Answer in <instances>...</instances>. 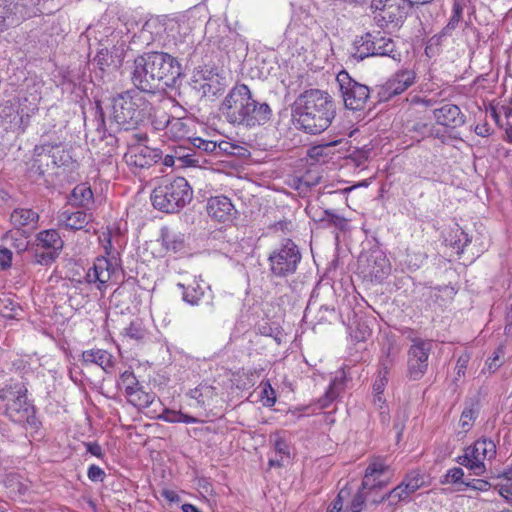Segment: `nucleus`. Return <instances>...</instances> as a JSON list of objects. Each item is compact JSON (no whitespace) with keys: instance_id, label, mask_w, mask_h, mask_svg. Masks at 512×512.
Listing matches in <instances>:
<instances>
[{"instance_id":"obj_13","label":"nucleus","mask_w":512,"mask_h":512,"mask_svg":"<svg viewBox=\"0 0 512 512\" xmlns=\"http://www.w3.org/2000/svg\"><path fill=\"white\" fill-rule=\"evenodd\" d=\"M191 87L201 93L202 97L213 98L224 93L226 80L213 69L201 67L194 71Z\"/></svg>"},{"instance_id":"obj_3","label":"nucleus","mask_w":512,"mask_h":512,"mask_svg":"<svg viewBox=\"0 0 512 512\" xmlns=\"http://www.w3.org/2000/svg\"><path fill=\"white\" fill-rule=\"evenodd\" d=\"M220 110L229 123L249 128L264 125L272 117L270 105L256 100L245 84H238L230 90Z\"/></svg>"},{"instance_id":"obj_29","label":"nucleus","mask_w":512,"mask_h":512,"mask_svg":"<svg viewBox=\"0 0 512 512\" xmlns=\"http://www.w3.org/2000/svg\"><path fill=\"white\" fill-rule=\"evenodd\" d=\"M162 246L167 251L178 252L184 248L185 238L181 232H176L164 226L160 230V239Z\"/></svg>"},{"instance_id":"obj_31","label":"nucleus","mask_w":512,"mask_h":512,"mask_svg":"<svg viewBox=\"0 0 512 512\" xmlns=\"http://www.w3.org/2000/svg\"><path fill=\"white\" fill-rule=\"evenodd\" d=\"M271 440L273 441L275 452L277 455H279V458L269 459V466L282 467L284 465V459L290 458L289 445L279 433H275L273 436H271Z\"/></svg>"},{"instance_id":"obj_58","label":"nucleus","mask_w":512,"mask_h":512,"mask_svg":"<svg viewBox=\"0 0 512 512\" xmlns=\"http://www.w3.org/2000/svg\"><path fill=\"white\" fill-rule=\"evenodd\" d=\"M320 175H314L311 171L307 172L299 179L300 186L313 187L320 183Z\"/></svg>"},{"instance_id":"obj_10","label":"nucleus","mask_w":512,"mask_h":512,"mask_svg":"<svg viewBox=\"0 0 512 512\" xmlns=\"http://www.w3.org/2000/svg\"><path fill=\"white\" fill-rule=\"evenodd\" d=\"M496 456V445L489 438H481L465 449V453L458 457V463L467 467L474 475H482L485 470V460H492Z\"/></svg>"},{"instance_id":"obj_40","label":"nucleus","mask_w":512,"mask_h":512,"mask_svg":"<svg viewBox=\"0 0 512 512\" xmlns=\"http://www.w3.org/2000/svg\"><path fill=\"white\" fill-rule=\"evenodd\" d=\"M118 386L124 387L125 394L128 396L129 394H132V392L140 385L135 374L132 371L126 370L120 375Z\"/></svg>"},{"instance_id":"obj_18","label":"nucleus","mask_w":512,"mask_h":512,"mask_svg":"<svg viewBox=\"0 0 512 512\" xmlns=\"http://www.w3.org/2000/svg\"><path fill=\"white\" fill-rule=\"evenodd\" d=\"M208 215L219 222H229L235 217L236 210L231 200L226 196L211 197L207 202Z\"/></svg>"},{"instance_id":"obj_7","label":"nucleus","mask_w":512,"mask_h":512,"mask_svg":"<svg viewBox=\"0 0 512 512\" xmlns=\"http://www.w3.org/2000/svg\"><path fill=\"white\" fill-rule=\"evenodd\" d=\"M301 260L300 247L290 238L282 239L267 258L270 276L285 279L295 274Z\"/></svg>"},{"instance_id":"obj_12","label":"nucleus","mask_w":512,"mask_h":512,"mask_svg":"<svg viewBox=\"0 0 512 512\" xmlns=\"http://www.w3.org/2000/svg\"><path fill=\"white\" fill-rule=\"evenodd\" d=\"M132 140L128 143L129 150L125 154L128 164L138 168H148L162 159V151L160 149L141 144L147 140L146 134L134 133Z\"/></svg>"},{"instance_id":"obj_46","label":"nucleus","mask_w":512,"mask_h":512,"mask_svg":"<svg viewBox=\"0 0 512 512\" xmlns=\"http://www.w3.org/2000/svg\"><path fill=\"white\" fill-rule=\"evenodd\" d=\"M191 144L197 149V153L202 157L203 154H216V142L205 140L200 137L193 138Z\"/></svg>"},{"instance_id":"obj_17","label":"nucleus","mask_w":512,"mask_h":512,"mask_svg":"<svg viewBox=\"0 0 512 512\" xmlns=\"http://www.w3.org/2000/svg\"><path fill=\"white\" fill-rule=\"evenodd\" d=\"M186 395L194 401L191 406L202 410L205 412V416H208L207 410L216 401L218 393L215 386L209 384L207 381H203L195 388L190 389Z\"/></svg>"},{"instance_id":"obj_54","label":"nucleus","mask_w":512,"mask_h":512,"mask_svg":"<svg viewBox=\"0 0 512 512\" xmlns=\"http://www.w3.org/2000/svg\"><path fill=\"white\" fill-rule=\"evenodd\" d=\"M368 157H369L368 151L355 149L346 158H347V160L351 161L355 167H362L368 160Z\"/></svg>"},{"instance_id":"obj_56","label":"nucleus","mask_w":512,"mask_h":512,"mask_svg":"<svg viewBox=\"0 0 512 512\" xmlns=\"http://www.w3.org/2000/svg\"><path fill=\"white\" fill-rule=\"evenodd\" d=\"M463 485L467 488L482 492L488 491L491 488V484L483 479H466V481H463Z\"/></svg>"},{"instance_id":"obj_55","label":"nucleus","mask_w":512,"mask_h":512,"mask_svg":"<svg viewBox=\"0 0 512 512\" xmlns=\"http://www.w3.org/2000/svg\"><path fill=\"white\" fill-rule=\"evenodd\" d=\"M201 162V156L196 151H193L187 152L185 156H182L179 165L181 167H197L200 166Z\"/></svg>"},{"instance_id":"obj_20","label":"nucleus","mask_w":512,"mask_h":512,"mask_svg":"<svg viewBox=\"0 0 512 512\" xmlns=\"http://www.w3.org/2000/svg\"><path fill=\"white\" fill-rule=\"evenodd\" d=\"M93 221V214L86 210H63L58 215L59 226L68 230H82Z\"/></svg>"},{"instance_id":"obj_44","label":"nucleus","mask_w":512,"mask_h":512,"mask_svg":"<svg viewBox=\"0 0 512 512\" xmlns=\"http://www.w3.org/2000/svg\"><path fill=\"white\" fill-rule=\"evenodd\" d=\"M387 501L390 506H396L401 501H406L409 499L410 494L404 489L402 483L400 482L395 488L386 492Z\"/></svg>"},{"instance_id":"obj_62","label":"nucleus","mask_w":512,"mask_h":512,"mask_svg":"<svg viewBox=\"0 0 512 512\" xmlns=\"http://www.w3.org/2000/svg\"><path fill=\"white\" fill-rule=\"evenodd\" d=\"M59 144H51V143H44L41 145H36L33 149V155L34 157H39L44 153H50L52 149L58 148Z\"/></svg>"},{"instance_id":"obj_38","label":"nucleus","mask_w":512,"mask_h":512,"mask_svg":"<svg viewBox=\"0 0 512 512\" xmlns=\"http://www.w3.org/2000/svg\"><path fill=\"white\" fill-rule=\"evenodd\" d=\"M59 257L58 252H50L35 246L33 251V263L49 266Z\"/></svg>"},{"instance_id":"obj_23","label":"nucleus","mask_w":512,"mask_h":512,"mask_svg":"<svg viewBox=\"0 0 512 512\" xmlns=\"http://www.w3.org/2000/svg\"><path fill=\"white\" fill-rule=\"evenodd\" d=\"M384 16L376 17V23L384 28L389 24H398L405 17V3L407 0H384Z\"/></svg>"},{"instance_id":"obj_48","label":"nucleus","mask_w":512,"mask_h":512,"mask_svg":"<svg viewBox=\"0 0 512 512\" xmlns=\"http://www.w3.org/2000/svg\"><path fill=\"white\" fill-rule=\"evenodd\" d=\"M6 242H9L18 252H23L28 247V242L18 232H8L3 238Z\"/></svg>"},{"instance_id":"obj_11","label":"nucleus","mask_w":512,"mask_h":512,"mask_svg":"<svg viewBox=\"0 0 512 512\" xmlns=\"http://www.w3.org/2000/svg\"><path fill=\"white\" fill-rule=\"evenodd\" d=\"M431 350V340L421 338L412 339V345L408 350L407 360V377L410 380H420L426 374Z\"/></svg>"},{"instance_id":"obj_24","label":"nucleus","mask_w":512,"mask_h":512,"mask_svg":"<svg viewBox=\"0 0 512 512\" xmlns=\"http://www.w3.org/2000/svg\"><path fill=\"white\" fill-rule=\"evenodd\" d=\"M369 276L376 282H382L391 272V265L382 252H373L367 258Z\"/></svg>"},{"instance_id":"obj_53","label":"nucleus","mask_w":512,"mask_h":512,"mask_svg":"<svg viewBox=\"0 0 512 512\" xmlns=\"http://www.w3.org/2000/svg\"><path fill=\"white\" fill-rule=\"evenodd\" d=\"M160 120L153 121L154 127L156 129H165L170 128L172 131L174 127L178 125H182V123L179 121V119L172 118L167 115L166 113H163V115L160 117Z\"/></svg>"},{"instance_id":"obj_59","label":"nucleus","mask_w":512,"mask_h":512,"mask_svg":"<svg viewBox=\"0 0 512 512\" xmlns=\"http://www.w3.org/2000/svg\"><path fill=\"white\" fill-rule=\"evenodd\" d=\"M87 476L92 482H102L105 477V472L99 466L92 464L88 468Z\"/></svg>"},{"instance_id":"obj_26","label":"nucleus","mask_w":512,"mask_h":512,"mask_svg":"<svg viewBox=\"0 0 512 512\" xmlns=\"http://www.w3.org/2000/svg\"><path fill=\"white\" fill-rule=\"evenodd\" d=\"M68 203L72 206L89 210L90 206L94 203L91 187L87 183H80L76 185L68 197Z\"/></svg>"},{"instance_id":"obj_2","label":"nucleus","mask_w":512,"mask_h":512,"mask_svg":"<svg viewBox=\"0 0 512 512\" xmlns=\"http://www.w3.org/2000/svg\"><path fill=\"white\" fill-rule=\"evenodd\" d=\"M182 75L178 60L166 52H149L134 60L132 82L134 86L147 93H154L160 83L172 87Z\"/></svg>"},{"instance_id":"obj_32","label":"nucleus","mask_w":512,"mask_h":512,"mask_svg":"<svg viewBox=\"0 0 512 512\" xmlns=\"http://www.w3.org/2000/svg\"><path fill=\"white\" fill-rule=\"evenodd\" d=\"M319 222L322 223L323 227H334L340 231H346L348 228V220L344 216L337 214L333 209L323 210Z\"/></svg>"},{"instance_id":"obj_6","label":"nucleus","mask_w":512,"mask_h":512,"mask_svg":"<svg viewBox=\"0 0 512 512\" xmlns=\"http://www.w3.org/2000/svg\"><path fill=\"white\" fill-rule=\"evenodd\" d=\"M193 198V190L184 177H166L151 193L152 205L165 213H178Z\"/></svg>"},{"instance_id":"obj_60","label":"nucleus","mask_w":512,"mask_h":512,"mask_svg":"<svg viewBox=\"0 0 512 512\" xmlns=\"http://www.w3.org/2000/svg\"><path fill=\"white\" fill-rule=\"evenodd\" d=\"M158 419L168 423H180V411L165 408L163 413L158 416Z\"/></svg>"},{"instance_id":"obj_64","label":"nucleus","mask_w":512,"mask_h":512,"mask_svg":"<svg viewBox=\"0 0 512 512\" xmlns=\"http://www.w3.org/2000/svg\"><path fill=\"white\" fill-rule=\"evenodd\" d=\"M498 492L508 503H512V488L508 484L499 485Z\"/></svg>"},{"instance_id":"obj_33","label":"nucleus","mask_w":512,"mask_h":512,"mask_svg":"<svg viewBox=\"0 0 512 512\" xmlns=\"http://www.w3.org/2000/svg\"><path fill=\"white\" fill-rule=\"evenodd\" d=\"M404 489L412 495L426 485L425 475L420 470L408 472L401 481Z\"/></svg>"},{"instance_id":"obj_36","label":"nucleus","mask_w":512,"mask_h":512,"mask_svg":"<svg viewBox=\"0 0 512 512\" xmlns=\"http://www.w3.org/2000/svg\"><path fill=\"white\" fill-rule=\"evenodd\" d=\"M479 414V405L478 403L471 402L467 405L462 411L460 417V426L463 429L464 433H467L473 426L474 421L478 417Z\"/></svg>"},{"instance_id":"obj_61","label":"nucleus","mask_w":512,"mask_h":512,"mask_svg":"<svg viewBox=\"0 0 512 512\" xmlns=\"http://www.w3.org/2000/svg\"><path fill=\"white\" fill-rule=\"evenodd\" d=\"M469 360L470 355L467 353H463L458 357L456 362V374L458 377L464 376Z\"/></svg>"},{"instance_id":"obj_45","label":"nucleus","mask_w":512,"mask_h":512,"mask_svg":"<svg viewBox=\"0 0 512 512\" xmlns=\"http://www.w3.org/2000/svg\"><path fill=\"white\" fill-rule=\"evenodd\" d=\"M112 62H113V57H112V55H110L108 49L102 48L97 52L92 63H93V65H95V67H97L99 69L101 74H103L105 72L106 68H108Z\"/></svg>"},{"instance_id":"obj_28","label":"nucleus","mask_w":512,"mask_h":512,"mask_svg":"<svg viewBox=\"0 0 512 512\" xmlns=\"http://www.w3.org/2000/svg\"><path fill=\"white\" fill-rule=\"evenodd\" d=\"M10 221L18 230L25 226L35 227L39 221V214L33 209L16 208L10 215Z\"/></svg>"},{"instance_id":"obj_25","label":"nucleus","mask_w":512,"mask_h":512,"mask_svg":"<svg viewBox=\"0 0 512 512\" xmlns=\"http://www.w3.org/2000/svg\"><path fill=\"white\" fill-rule=\"evenodd\" d=\"M35 246L50 252H58V255H60L64 242L57 230L47 229L37 233Z\"/></svg>"},{"instance_id":"obj_21","label":"nucleus","mask_w":512,"mask_h":512,"mask_svg":"<svg viewBox=\"0 0 512 512\" xmlns=\"http://www.w3.org/2000/svg\"><path fill=\"white\" fill-rule=\"evenodd\" d=\"M377 33L367 32L364 35L357 36L353 43V52L351 56L359 61L368 57L376 56Z\"/></svg>"},{"instance_id":"obj_49","label":"nucleus","mask_w":512,"mask_h":512,"mask_svg":"<svg viewBox=\"0 0 512 512\" xmlns=\"http://www.w3.org/2000/svg\"><path fill=\"white\" fill-rule=\"evenodd\" d=\"M373 405L379 409V415L383 424L387 423L390 419L389 410L386 405V399L383 394H374Z\"/></svg>"},{"instance_id":"obj_50","label":"nucleus","mask_w":512,"mask_h":512,"mask_svg":"<svg viewBox=\"0 0 512 512\" xmlns=\"http://www.w3.org/2000/svg\"><path fill=\"white\" fill-rule=\"evenodd\" d=\"M349 494L350 491L346 487L341 489L337 494L336 498L329 505L326 512H346V510L343 509V504L345 498L348 497Z\"/></svg>"},{"instance_id":"obj_57","label":"nucleus","mask_w":512,"mask_h":512,"mask_svg":"<svg viewBox=\"0 0 512 512\" xmlns=\"http://www.w3.org/2000/svg\"><path fill=\"white\" fill-rule=\"evenodd\" d=\"M13 253L10 249L0 246V267L8 269L12 265Z\"/></svg>"},{"instance_id":"obj_1","label":"nucleus","mask_w":512,"mask_h":512,"mask_svg":"<svg viewBox=\"0 0 512 512\" xmlns=\"http://www.w3.org/2000/svg\"><path fill=\"white\" fill-rule=\"evenodd\" d=\"M292 123L297 130L317 135L325 131L336 116L333 97L326 91L308 89L291 106Z\"/></svg>"},{"instance_id":"obj_37","label":"nucleus","mask_w":512,"mask_h":512,"mask_svg":"<svg viewBox=\"0 0 512 512\" xmlns=\"http://www.w3.org/2000/svg\"><path fill=\"white\" fill-rule=\"evenodd\" d=\"M466 7L465 0H455L452 8V15L449 19V22L443 29L444 34L451 33L460 23L463 15V10Z\"/></svg>"},{"instance_id":"obj_34","label":"nucleus","mask_w":512,"mask_h":512,"mask_svg":"<svg viewBox=\"0 0 512 512\" xmlns=\"http://www.w3.org/2000/svg\"><path fill=\"white\" fill-rule=\"evenodd\" d=\"M127 397L129 403L132 405L139 408H148L154 403L156 395L154 393L144 391L142 387L139 386Z\"/></svg>"},{"instance_id":"obj_43","label":"nucleus","mask_w":512,"mask_h":512,"mask_svg":"<svg viewBox=\"0 0 512 512\" xmlns=\"http://www.w3.org/2000/svg\"><path fill=\"white\" fill-rule=\"evenodd\" d=\"M355 327L352 329L351 336L357 342L366 341L372 334V330L368 326L366 321L357 320L355 321Z\"/></svg>"},{"instance_id":"obj_8","label":"nucleus","mask_w":512,"mask_h":512,"mask_svg":"<svg viewBox=\"0 0 512 512\" xmlns=\"http://www.w3.org/2000/svg\"><path fill=\"white\" fill-rule=\"evenodd\" d=\"M389 472L390 466L385 464L382 459H376L367 466L362 483L363 489L366 490L365 494L369 493V497H367L369 503L378 505L387 501L386 493L380 494L379 492L389 484L390 477L387 476Z\"/></svg>"},{"instance_id":"obj_19","label":"nucleus","mask_w":512,"mask_h":512,"mask_svg":"<svg viewBox=\"0 0 512 512\" xmlns=\"http://www.w3.org/2000/svg\"><path fill=\"white\" fill-rule=\"evenodd\" d=\"M434 118L437 124L447 128H458L465 123V115L461 112L460 108L454 104H444L438 109L433 111Z\"/></svg>"},{"instance_id":"obj_15","label":"nucleus","mask_w":512,"mask_h":512,"mask_svg":"<svg viewBox=\"0 0 512 512\" xmlns=\"http://www.w3.org/2000/svg\"><path fill=\"white\" fill-rule=\"evenodd\" d=\"M39 0H13L7 7L0 8V30L19 24L36 14Z\"/></svg>"},{"instance_id":"obj_30","label":"nucleus","mask_w":512,"mask_h":512,"mask_svg":"<svg viewBox=\"0 0 512 512\" xmlns=\"http://www.w3.org/2000/svg\"><path fill=\"white\" fill-rule=\"evenodd\" d=\"M177 286L182 290L183 301L192 306L199 305L200 300L205 294V288L196 280L188 285L178 283Z\"/></svg>"},{"instance_id":"obj_9","label":"nucleus","mask_w":512,"mask_h":512,"mask_svg":"<svg viewBox=\"0 0 512 512\" xmlns=\"http://www.w3.org/2000/svg\"><path fill=\"white\" fill-rule=\"evenodd\" d=\"M344 107L351 111H361L370 99V88L353 79L346 70L336 76Z\"/></svg>"},{"instance_id":"obj_47","label":"nucleus","mask_w":512,"mask_h":512,"mask_svg":"<svg viewBox=\"0 0 512 512\" xmlns=\"http://www.w3.org/2000/svg\"><path fill=\"white\" fill-rule=\"evenodd\" d=\"M366 490L363 489V483H361V487L357 491V493L353 496L349 509L351 512H362L365 504L368 502L367 497L369 494H365Z\"/></svg>"},{"instance_id":"obj_51","label":"nucleus","mask_w":512,"mask_h":512,"mask_svg":"<svg viewBox=\"0 0 512 512\" xmlns=\"http://www.w3.org/2000/svg\"><path fill=\"white\" fill-rule=\"evenodd\" d=\"M464 477V471L460 467H453L449 469L444 476V480H442V483H452V484H462L463 481H466V479H463Z\"/></svg>"},{"instance_id":"obj_16","label":"nucleus","mask_w":512,"mask_h":512,"mask_svg":"<svg viewBox=\"0 0 512 512\" xmlns=\"http://www.w3.org/2000/svg\"><path fill=\"white\" fill-rule=\"evenodd\" d=\"M416 79L413 70H399L389 78L385 84L379 87L377 98L379 102L389 101L394 96L400 95L412 86Z\"/></svg>"},{"instance_id":"obj_41","label":"nucleus","mask_w":512,"mask_h":512,"mask_svg":"<svg viewBox=\"0 0 512 512\" xmlns=\"http://www.w3.org/2000/svg\"><path fill=\"white\" fill-rule=\"evenodd\" d=\"M471 242L469 235L460 227H457L453 231V235L450 239V244L457 249V253L460 254L464 251V248Z\"/></svg>"},{"instance_id":"obj_35","label":"nucleus","mask_w":512,"mask_h":512,"mask_svg":"<svg viewBox=\"0 0 512 512\" xmlns=\"http://www.w3.org/2000/svg\"><path fill=\"white\" fill-rule=\"evenodd\" d=\"M376 56H387L392 59H396V56H400L396 51L394 41L389 37L382 36L380 32H378Z\"/></svg>"},{"instance_id":"obj_39","label":"nucleus","mask_w":512,"mask_h":512,"mask_svg":"<svg viewBox=\"0 0 512 512\" xmlns=\"http://www.w3.org/2000/svg\"><path fill=\"white\" fill-rule=\"evenodd\" d=\"M122 334L133 340H142L146 336V329L144 328L142 321L136 319L131 321L130 324L124 328Z\"/></svg>"},{"instance_id":"obj_27","label":"nucleus","mask_w":512,"mask_h":512,"mask_svg":"<svg viewBox=\"0 0 512 512\" xmlns=\"http://www.w3.org/2000/svg\"><path fill=\"white\" fill-rule=\"evenodd\" d=\"M2 117L9 118V129L24 133L30 124V114L25 113L24 109L15 110L13 107H5L2 110Z\"/></svg>"},{"instance_id":"obj_14","label":"nucleus","mask_w":512,"mask_h":512,"mask_svg":"<svg viewBox=\"0 0 512 512\" xmlns=\"http://www.w3.org/2000/svg\"><path fill=\"white\" fill-rule=\"evenodd\" d=\"M120 264L115 257H97L92 267L86 273L85 279L89 284H95L99 290L120 273Z\"/></svg>"},{"instance_id":"obj_52","label":"nucleus","mask_w":512,"mask_h":512,"mask_svg":"<svg viewBox=\"0 0 512 512\" xmlns=\"http://www.w3.org/2000/svg\"><path fill=\"white\" fill-rule=\"evenodd\" d=\"M331 144H329L330 146ZM328 145H316L308 149L307 155L314 162H325Z\"/></svg>"},{"instance_id":"obj_42","label":"nucleus","mask_w":512,"mask_h":512,"mask_svg":"<svg viewBox=\"0 0 512 512\" xmlns=\"http://www.w3.org/2000/svg\"><path fill=\"white\" fill-rule=\"evenodd\" d=\"M260 398L265 407H272L276 403V393L269 380H262L260 383Z\"/></svg>"},{"instance_id":"obj_5","label":"nucleus","mask_w":512,"mask_h":512,"mask_svg":"<svg viewBox=\"0 0 512 512\" xmlns=\"http://www.w3.org/2000/svg\"><path fill=\"white\" fill-rule=\"evenodd\" d=\"M143 92L138 89L128 90L112 99V118L121 129L136 128L150 119L153 107Z\"/></svg>"},{"instance_id":"obj_4","label":"nucleus","mask_w":512,"mask_h":512,"mask_svg":"<svg viewBox=\"0 0 512 512\" xmlns=\"http://www.w3.org/2000/svg\"><path fill=\"white\" fill-rule=\"evenodd\" d=\"M0 412L26 431L30 430L31 434L37 433L42 426L23 382H11L0 389Z\"/></svg>"},{"instance_id":"obj_22","label":"nucleus","mask_w":512,"mask_h":512,"mask_svg":"<svg viewBox=\"0 0 512 512\" xmlns=\"http://www.w3.org/2000/svg\"><path fill=\"white\" fill-rule=\"evenodd\" d=\"M81 362L84 366L95 364L106 373H110L115 365L114 356L107 350L99 348L83 351Z\"/></svg>"},{"instance_id":"obj_63","label":"nucleus","mask_w":512,"mask_h":512,"mask_svg":"<svg viewBox=\"0 0 512 512\" xmlns=\"http://www.w3.org/2000/svg\"><path fill=\"white\" fill-rule=\"evenodd\" d=\"M85 447H86L87 452H89L93 456H96L98 458H103L104 453H103L102 447L99 443L87 442V443H85Z\"/></svg>"}]
</instances>
